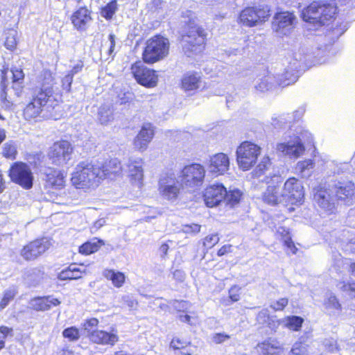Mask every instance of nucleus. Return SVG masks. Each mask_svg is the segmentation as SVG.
I'll return each mask as SVG.
<instances>
[{"label":"nucleus","mask_w":355,"mask_h":355,"mask_svg":"<svg viewBox=\"0 0 355 355\" xmlns=\"http://www.w3.org/2000/svg\"><path fill=\"white\" fill-rule=\"evenodd\" d=\"M55 78L50 69L43 70L38 77L40 86L35 87L29 101L21 110L22 118L35 123L56 119L62 110V94L53 89Z\"/></svg>","instance_id":"f257e3e1"},{"label":"nucleus","mask_w":355,"mask_h":355,"mask_svg":"<svg viewBox=\"0 0 355 355\" xmlns=\"http://www.w3.org/2000/svg\"><path fill=\"white\" fill-rule=\"evenodd\" d=\"M311 55L305 53L304 49L292 53L286 59L288 66L283 73L274 76L268 71H263L254 80V88L257 92H265L272 90L277 85L284 87L295 83L300 76V71L310 64Z\"/></svg>","instance_id":"f03ea898"},{"label":"nucleus","mask_w":355,"mask_h":355,"mask_svg":"<svg viewBox=\"0 0 355 355\" xmlns=\"http://www.w3.org/2000/svg\"><path fill=\"white\" fill-rule=\"evenodd\" d=\"M98 166L92 161L83 160L71 173V184L78 189H88L100 184Z\"/></svg>","instance_id":"7ed1b4c3"},{"label":"nucleus","mask_w":355,"mask_h":355,"mask_svg":"<svg viewBox=\"0 0 355 355\" xmlns=\"http://www.w3.org/2000/svg\"><path fill=\"white\" fill-rule=\"evenodd\" d=\"M207 33L202 26L189 21L186 31L179 37V42L185 53L198 54L205 50Z\"/></svg>","instance_id":"20e7f679"},{"label":"nucleus","mask_w":355,"mask_h":355,"mask_svg":"<svg viewBox=\"0 0 355 355\" xmlns=\"http://www.w3.org/2000/svg\"><path fill=\"white\" fill-rule=\"evenodd\" d=\"M170 42L160 34H156L148 38L144 44L141 59L147 64H153L164 59L169 54Z\"/></svg>","instance_id":"39448f33"},{"label":"nucleus","mask_w":355,"mask_h":355,"mask_svg":"<svg viewBox=\"0 0 355 355\" xmlns=\"http://www.w3.org/2000/svg\"><path fill=\"white\" fill-rule=\"evenodd\" d=\"M336 12L334 6L323 1H313L302 12V18L315 27H320L331 19Z\"/></svg>","instance_id":"423d86ee"},{"label":"nucleus","mask_w":355,"mask_h":355,"mask_svg":"<svg viewBox=\"0 0 355 355\" xmlns=\"http://www.w3.org/2000/svg\"><path fill=\"white\" fill-rule=\"evenodd\" d=\"M349 169L347 164H342L337 166V169L334 171V173L338 175L343 173ZM329 188L331 193H334L336 199L344 201L346 204L349 205L354 194L355 185L352 180L343 176H335L331 180Z\"/></svg>","instance_id":"0eeeda50"},{"label":"nucleus","mask_w":355,"mask_h":355,"mask_svg":"<svg viewBox=\"0 0 355 355\" xmlns=\"http://www.w3.org/2000/svg\"><path fill=\"white\" fill-rule=\"evenodd\" d=\"M52 246L51 238L39 236L27 241L19 250V255L25 261H35L44 256Z\"/></svg>","instance_id":"6e6552de"},{"label":"nucleus","mask_w":355,"mask_h":355,"mask_svg":"<svg viewBox=\"0 0 355 355\" xmlns=\"http://www.w3.org/2000/svg\"><path fill=\"white\" fill-rule=\"evenodd\" d=\"M146 64L143 60L134 62L130 68L131 76L139 85L146 88L155 87L159 82L157 71Z\"/></svg>","instance_id":"1a4fd4ad"},{"label":"nucleus","mask_w":355,"mask_h":355,"mask_svg":"<svg viewBox=\"0 0 355 355\" xmlns=\"http://www.w3.org/2000/svg\"><path fill=\"white\" fill-rule=\"evenodd\" d=\"M8 175L11 182L18 184L24 189H31L33 186V174L25 162H15L12 163L8 171Z\"/></svg>","instance_id":"9d476101"},{"label":"nucleus","mask_w":355,"mask_h":355,"mask_svg":"<svg viewBox=\"0 0 355 355\" xmlns=\"http://www.w3.org/2000/svg\"><path fill=\"white\" fill-rule=\"evenodd\" d=\"M73 153V147L71 142L66 139H60L49 147L47 157L53 164L62 166L71 160Z\"/></svg>","instance_id":"9b49d317"},{"label":"nucleus","mask_w":355,"mask_h":355,"mask_svg":"<svg viewBox=\"0 0 355 355\" xmlns=\"http://www.w3.org/2000/svg\"><path fill=\"white\" fill-rule=\"evenodd\" d=\"M261 148L249 141L242 143L236 150L238 164L243 171L249 170L257 162Z\"/></svg>","instance_id":"f8f14e48"},{"label":"nucleus","mask_w":355,"mask_h":355,"mask_svg":"<svg viewBox=\"0 0 355 355\" xmlns=\"http://www.w3.org/2000/svg\"><path fill=\"white\" fill-rule=\"evenodd\" d=\"M205 170L200 164L192 163L184 166L180 172L182 184L189 188H197L202 185Z\"/></svg>","instance_id":"ddd939ff"},{"label":"nucleus","mask_w":355,"mask_h":355,"mask_svg":"<svg viewBox=\"0 0 355 355\" xmlns=\"http://www.w3.org/2000/svg\"><path fill=\"white\" fill-rule=\"evenodd\" d=\"M268 184L269 185L262 194L263 201L272 206L286 203L285 196H284L283 188L282 187V177L273 174Z\"/></svg>","instance_id":"4468645a"},{"label":"nucleus","mask_w":355,"mask_h":355,"mask_svg":"<svg viewBox=\"0 0 355 355\" xmlns=\"http://www.w3.org/2000/svg\"><path fill=\"white\" fill-rule=\"evenodd\" d=\"M269 12L268 6L248 7L240 13L239 20L244 26L252 27L266 21Z\"/></svg>","instance_id":"2eb2a0df"},{"label":"nucleus","mask_w":355,"mask_h":355,"mask_svg":"<svg viewBox=\"0 0 355 355\" xmlns=\"http://www.w3.org/2000/svg\"><path fill=\"white\" fill-rule=\"evenodd\" d=\"M285 202L295 205L301 203L304 196V187L300 180L295 178H288L284 184Z\"/></svg>","instance_id":"dca6fc26"},{"label":"nucleus","mask_w":355,"mask_h":355,"mask_svg":"<svg viewBox=\"0 0 355 355\" xmlns=\"http://www.w3.org/2000/svg\"><path fill=\"white\" fill-rule=\"evenodd\" d=\"M313 200L319 207L328 214H332L336 209V198L331 196L329 189L318 187L313 189Z\"/></svg>","instance_id":"f3484780"},{"label":"nucleus","mask_w":355,"mask_h":355,"mask_svg":"<svg viewBox=\"0 0 355 355\" xmlns=\"http://www.w3.org/2000/svg\"><path fill=\"white\" fill-rule=\"evenodd\" d=\"M295 19L292 12H278L273 17L272 29L279 35H286L293 28Z\"/></svg>","instance_id":"a211bd4d"},{"label":"nucleus","mask_w":355,"mask_h":355,"mask_svg":"<svg viewBox=\"0 0 355 355\" xmlns=\"http://www.w3.org/2000/svg\"><path fill=\"white\" fill-rule=\"evenodd\" d=\"M100 183L105 179H114L121 174L123 168L121 161L116 157H110L98 166Z\"/></svg>","instance_id":"6ab92c4d"},{"label":"nucleus","mask_w":355,"mask_h":355,"mask_svg":"<svg viewBox=\"0 0 355 355\" xmlns=\"http://www.w3.org/2000/svg\"><path fill=\"white\" fill-rule=\"evenodd\" d=\"M92 20V11L87 6L76 9L70 16V21L74 29L85 31L88 24Z\"/></svg>","instance_id":"aec40b11"},{"label":"nucleus","mask_w":355,"mask_h":355,"mask_svg":"<svg viewBox=\"0 0 355 355\" xmlns=\"http://www.w3.org/2000/svg\"><path fill=\"white\" fill-rule=\"evenodd\" d=\"M89 341L98 345L112 347L119 341V336L115 329H111L110 331L96 329L89 335Z\"/></svg>","instance_id":"412c9836"},{"label":"nucleus","mask_w":355,"mask_h":355,"mask_svg":"<svg viewBox=\"0 0 355 355\" xmlns=\"http://www.w3.org/2000/svg\"><path fill=\"white\" fill-rule=\"evenodd\" d=\"M276 150L278 153H282V155L296 159L303 154L305 148L301 139L297 136L293 140L277 144Z\"/></svg>","instance_id":"4be33fe9"},{"label":"nucleus","mask_w":355,"mask_h":355,"mask_svg":"<svg viewBox=\"0 0 355 355\" xmlns=\"http://www.w3.org/2000/svg\"><path fill=\"white\" fill-rule=\"evenodd\" d=\"M44 176L45 187L62 189L65 187L67 173L63 170L48 167Z\"/></svg>","instance_id":"5701e85b"},{"label":"nucleus","mask_w":355,"mask_h":355,"mask_svg":"<svg viewBox=\"0 0 355 355\" xmlns=\"http://www.w3.org/2000/svg\"><path fill=\"white\" fill-rule=\"evenodd\" d=\"M155 130L150 123L144 124L133 140V145L139 151L146 150L148 144L154 137Z\"/></svg>","instance_id":"b1692460"},{"label":"nucleus","mask_w":355,"mask_h":355,"mask_svg":"<svg viewBox=\"0 0 355 355\" xmlns=\"http://www.w3.org/2000/svg\"><path fill=\"white\" fill-rule=\"evenodd\" d=\"M169 347L175 355H193L196 349V347L189 340L179 336H175L171 339Z\"/></svg>","instance_id":"393cba45"},{"label":"nucleus","mask_w":355,"mask_h":355,"mask_svg":"<svg viewBox=\"0 0 355 355\" xmlns=\"http://www.w3.org/2000/svg\"><path fill=\"white\" fill-rule=\"evenodd\" d=\"M282 344L275 338H268L258 344V355H281L283 353Z\"/></svg>","instance_id":"a878e982"},{"label":"nucleus","mask_w":355,"mask_h":355,"mask_svg":"<svg viewBox=\"0 0 355 355\" xmlns=\"http://www.w3.org/2000/svg\"><path fill=\"white\" fill-rule=\"evenodd\" d=\"M271 166L272 162L268 156H264L255 168L252 171V177L253 178L258 179L263 177L261 181L270 183V180H271V178L272 177V173L270 172Z\"/></svg>","instance_id":"bb28decb"},{"label":"nucleus","mask_w":355,"mask_h":355,"mask_svg":"<svg viewBox=\"0 0 355 355\" xmlns=\"http://www.w3.org/2000/svg\"><path fill=\"white\" fill-rule=\"evenodd\" d=\"M242 195V191L234 186L230 185L227 187L223 184V203L225 208L236 207L241 201Z\"/></svg>","instance_id":"cd10ccee"},{"label":"nucleus","mask_w":355,"mask_h":355,"mask_svg":"<svg viewBox=\"0 0 355 355\" xmlns=\"http://www.w3.org/2000/svg\"><path fill=\"white\" fill-rule=\"evenodd\" d=\"M202 83L201 76L195 71H189L183 75L180 80V87L185 92L198 89Z\"/></svg>","instance_id":"c85d7f7f"},{"label":"nucleus","mask_w":355,"mask_h":355,"mask_svg":"<svg viewBox=\"0 0 355 355\" xmlns=\"http://www.w3.org/2000/svg\"><path fill=\"white\" fill-rule=\"evenodd\" d=\"M81 266L83 265L79 266L76 263H72L58 274V278L62 281L80 279L86 273L85 270L82 268Z\"/></svg>","instance_id":"c756f323"},{"label":"nucleus","mask_w":355,"mask_h":355,"mask_svg":"<svg viewBox=\"0 0 355 355\" xmlns=\"http://www.w3.org/2000/svg\"><path fill=\"white\" fill-rule=\"evenodd\" d=\"M12 73V85L11 88L15 92L17 97H21L24 93L25 85L24 78L25 75L23 70L18 67H12L10 69Z\"/></svg>","instance_id":"7c9ffc66"},{"label":"nucleus","mask_w":355,"mask_h":355,"mask_svg":"<svg viewBox=\"0 0 355 355\" xmlns=\"http://www.w3.org/2000/svg\"><path fill=\"white\" fill-rule=\"evenodd\" d=\"M32 309L36 311H45L60 304V301L51 295L37 297L33 299Z\"/></svg>","instance_id":"2f4dec72"},{"label":"nucleus","mask_w":355,"mask_h":355,"mask_svg":"<svg viewBox=\"0 0 355 355\" xmlns=\"http://www.w3.org/2000/svg\"><path fill=\"white\" fill-rule=\"evenodd\" d=\"M222 185L209 186L206 188L203 197L207 207L218 205L222 200Z\"/></svg>","instance_id":"473e14b6"},{"label":"nucleus","mask_w":355,"mask_h":355,"mask_svg":"<svg viewBox=\"0 0 355 355\" xmlns=\"http://www.w3.org/2000/svg\"><path fill=\"white\" fill-rule=\"evenodd\" d=\"M104 245L105 241L103 240L94 237L80 245L78 248V252L83 255H89L98 252Z\"/></svg>","instance_id":"72a5a7b5"},{"label":"nucleus","mask_w":355,"mask_h":355,"mask_svg":"<svg viewBox=\"0 0 355 355\" xmlns=\"http://www.w3.org/2000/svg\"><path fill=\"white\" fill-rule=\"evenodd\" d=\"M103 277L112 282L115 288H121L125 282V275L120 271H116L114 269L105 268L103 271Z\"/></svg>","instance_id":"f704fd0d"},{"label":"nucleus","mask_w":355,"mask_h":355,"mask_svg":"<svg viewBox=\"0 0 355 355\" xmlns=\"http://www.w3.org/2000/svg\"><path fill=\"white\" fill-rule=\"evenodd\" d=\"M315 166V162L313 159H309L297 162L295 171L303 178H309Z\"/></svg>","instance_id":"c9c22d12"},{"label":"nucleus","mask_w":355,"mask_h":355,"mask_svg":"<svg viewBox=\"0 0 355 355\" xmlns=\"http://www.w3.org/2000/svg\"><path fill=\"white\" fill-rule=\"evenodd\" d=\"M159 192L164 198L173 200L178 198L180 193V187L176 184L162 185L159 187Z\"/></svg>","instance_id":"e433bc0d"},{"label":"nucleus","mask_w":355,"mask_h":355,"mask_svg":"<svg viewBox=\"0 0 355 355\" xmlns=\"http://www.w3.org/2000/svg\"><path fill=\"white\" fill-rule=\"evenodd\" d=\"M292 123V116L290 113L274 116L271 119L272 125L276 129H283L290 127Z\"/></svg>","instance_id":"4c0bfd02"},{"label":"nucleus","mask_w":355,"mask_h":355,"mask_svg":"<svg viewBox=\"0 0 355 355\" xmlns=\"http://www.w3.org/2000/svg\"><path fill=\"white\" fill-rule=\"evenodd\" d=\"M304 319L300 316L291 315L282 318V327L293 331H299L302 327Z\"/></svg>","instance_id":"58836bf2"},{"label":"nucleus","mask_w":355,"mask_h":355,"mask_svg":"<svg viewBox=\"0 0 355 355\" xmlns=\"http://www.w3.org/2000/svg\"><path fill=\"white\" fill-rule=\"evenodd\" d=\"M116 0H112L100 8V15L106 20H111L118 10Z\"/></svg>","instance_id":"ea45409f"},{"label":"nucleus","mask_w":355,"mask_h":355,"mask_svg":"<svg viewBox=\"0 0 355 355\" xmlns=\"http://www.w3.org/2000/svg\"><path fill=\"white\" fill-rule=\"evenodd\" d=\"M17 294L15 287L10 288L3 291L0 299V311L3 310L14 299Z\"/></svg>","instance_id":"a19ab883"},{"label":"nucleus","mask_w":355,"mask_h":355,"mask_svg":"<svg viewBox=\"0 0 355 355\" xmlns=\"http://www.w3.org/2000/svg\"><path fill=\"white\" fill-rule=\"evenodd\" d=\"M324 306L325 309L329 311L330 314L341 309V305L338 299L332 294H331L327 299L324 300Z\"/></svg>","instance_id":"79ce46f5"},{"label":"nucleus","mask_w":355,"mask_h":355,"mask_svg":"<svg viewBox=\"0 0 355 355\" xmlns=\"http://www.w3.org/2000/svg\"><path fill=\"white\" fill-rule=\"evenodd\" d=\"M62 336L69 342H76L80 338V331L75 326L69 327L62 331Z\"/></svg>","instance_id":"37998d69"},{"label":"nucleus","mask_w":355,"mask_h":355,"mask_svg":"<svg viewBox=\"0 0 355 355\" xmlns=\"http://www.w3.org/2000/svg\"><path fill=\"white\" fill-rule=\"evenodd\" d=\"M4 46L10 51H14L17 49V32L15 31L10 30L6 33Z\"/></svg>","instance_id":"c03bdc74"},{"label":"nucleus","mask_w":355,"mask_h":355,"mask_svg":"<svg viewBox=\"0 0 355 355\" xmlns=\"http://www.w3.org/2000/svg\"><path fill=\"white\" fill-rule=\"evenodd\" d=\"M99 324V320L96 318H87L82 324V328L84 332L86 333L87 337L89 340V335L95 330Z\"/></svg>","instance_id":"a18cd8bd"},{"label":"nucleus","mask_w":355,"mask_h":355,"mask_svg":"<svg viewBox=\"0 0 355 355\" xmlns=\"http://www.w3.org/2000/svg\"><path fill=\"white\" fill-rule=\"evenodd\" d=\"M2 155L8 159H15L17 155L16 146L12 142L6 143L2 148Z\"/></svg>","instance_id":"49530a36"},{"label":"nucleus","mask_w":355,"mask_h":355,"mask_svg":"<svg viewBox=\"0 0 355 355\" xmlns=\"http://www.w3.org/2000/svg\"><path fill=\"white\" fill-rule=\"evenodd\" d=\"M135 161L129 165L130 176L132 180L141 181L143 178V168L141 165H137Z\"/></svg>","instance_id":"de8ad7c7"},{"label":"nucleus","mask_w":355,"mask_h":355,"mask_svg":"<svg viewBox=\"0 0 355 355\" xmlns=\"http://www.w3.org/2000/svg\"><path fill=\"white\" fill-rule=\"evenodd\" d=\"M13 336V329L6 325H0V351L6 347V340Z\"/></svg>","instance_id":"09e8293b"},{"label":"nucleus","mask_w":355,"mask_h":355,"mask_svg":"<svg viewBox=\"0 0 355 355\" xmlns=\"http://www.w3.org/2000/svg\"><path fill=\"white\" fill-rule=\"evenodd\" d=\"M209 167L211 173H219L222 167V153L216 154L210 159Z\"/></svg>","instance_id":"8fccbe9b"},{"label":"nucleus","mask_w":355,"mask_h":355,"mask_svg":"<svg viewBox=\"0 0 355 355\" xmlns=\"http://www.w3.org/2000/svg\"><path fill=\"white\" fill-rule=\"evenodd\" d=\"M277 232L282 234L285 232V234L283 236L284 243L288 248H289L293 254H295L297 251V248L295 246L291 237L289 235V232L286 230L284 227H279Z\"/></svg>","instance_id":"3c124183"},{"label":"nucleus","mask_w":355,"mask_h":355,"mask_svg":"<svg viewBox=\"0 0 355 355\" xmlns=\"http://www.w3.org/2000/svg\"><path fill=\"white\" fill-rule=\"evenodd\" d=\"M0 101L3 108L8 110L12 107V103L8 99V85L1 86Z\"/></svg>","instance_id":"603ef678"},{"label":"nucleus","mask_w":355,"mask_h":355,"mask_svg":"<svg viewBox=\"0 0 355 355\" xmlns=\"http://www.w3.org/2000/svg\"><path fill=\"white\" fill-rule=\"evenodd\" d=\"M306 345L302 342H296L293 344L289 355H306Z\"/></svg>","instance_id":"864d4df0"},{"label":"nucleus","mask_w":355,"mask_h":355,"mask_svg":"<svg viewBox=\"0 0 355 355\" xmlns=\"http://www.w3.org/2000/svg\"><path fill=\"white\" fill-rule=\"evenodd\" d=\"M340 289L351 297H355V282H342L340 284Z\"/></svg>","instance_id":"5fc2aeb1"},{"label":"nucleus","mask_w":355,"mask_h":355,"mask_svg":"<svg viewBox=\"0 0 355 355\" xmlns=\"http://www.w3.org/2000/svg\"><path fill=\"white\" fill-rule=\"evenodd\" d=\"M288 300L286 297H282L271 302L270 307L276 311H282L288 305Z\"/></svg>","instance_id":"6e6d98bb"},{"label":"nucleus","mask_w":355,"mask_h":355,"mask_svg":"<svg viewBox=\"0 0 355 355\" xmlns=\"http://www.w3.org/2000/svg\"><path fill=\"white\" fill-rule=\"evenodd\" d=\"M73 78L70 75L67 73L62 79H61V87L62 90H64L66 93H69L71 91V85L73 83Z\"/></svg>","instance_id":"4d7b16f0"},{"label":"nucleus","mask_w":355,"mask_h":355,"mask_svg":"<svg viewBox=\"0 0 355 355\" xmlns=\"http://www.w3.org/2000/svg\"><path fill=\"white\" fill-rule=\"evenodd\" d=\"M271 316L267 309H263L258 313L257 320L259 324H266Z\"/></svg>","instance_id":"13d9d810"},{"label":"nucleus","mask_w":355,"mask_h":355,"mask_svg":"<svg viewBox=\"0 0 355 355\" xmlns=\"http://www.w3.org/2000/svg\"><path fill=\"white\" fill-rule=\"evenodd\" d=\"M323 345L326 349L330 352H334L338 350L337 341L334 338H327L323 341Z\"/></svg>","instance_id":"bf43d9fd"},{"label":"nucleus","mask_w":355,"mask_h":355,"mask_svg":"<svg viewBox=\"0 0 355 355\" xmlns=\"http://www.w3.org/2000/svg\"><path fill=\"white\" fill-rule=\"evenodd\" d=\"M240 290L241 288L239 286L234 285L231 287L229 290V298L231 302H237L240 299Z\"/></svg>","instance_id":"052dcab7"},{"label":"nucleus","mask_w":355,"mask_h":355,"mask_svg":"<svg viewBox=\"0 0 355 355\" xmlns=\"http://www.w3.org/2000/svg\"><path fill=\"white\" fill-rule=\"evenodd\" d=\"M282 319H277V316L272 315L270 320L266 324L268 328H270L272 331H275L277 328L282 325Z\"/></svg>","instance_id":"680f3d73"},{"label":"nucleus","mask_w":355,"mask_h":355,"mask_svg":"<svg viewBox=\"0 0 355 355\" xmlns=\"http://www.w3.org/2000/svg\"><path fill=\"white\" fill-rule=\"evenodd\" d=\"M84 64L83 61L80 60L78 63L72 67L70 71L67 72L69 75L73 78V76L80 72L83 69Z\"/></svg>","instance_id":"e2e57ef3"},{"label":"nucleus","mask_w":355,"mask_h":355,"mask_svg":"<svg viewBox=\"0 0 355 355\" xmlns=\"http://www.w3.org/2000/svg\"><path fill=\"white\" fill-rule=\"evenodd\" d=\"M305 108L301 107L296 110L293 114H291L292 116V122L300 120L303 116Z\"/></svg>","instance_id":"0e129e2a"},{"label":"nucleus","mask_w":355,"mask_h":355,"mask_svg":"<svg viewBox=\"0 0 355 355\" xmlns=\"http://www.w3.org/2000/svg\"><path fill=\"white\" fill-rule=\"evenodd\" d=\"M108 39L110 41V46L108 49V54L112 55L115 49V35L113 33H110L108 35Z\"/></svg>","instance_id":"69168bd1"},{"label":"nucleus","mask_w":355,"mask_h":355,"mask_svg":"<svg viewBox=\"0 0 355 355\" xmlns=\"http://www.w3.org/2000/svg\"><path fill=\"white\" fill-rule=\"evenodd\" d=\"M8 72V67H5L1 71V86L7 85V74Z\"/></svg>","instance_id":"338daca9"},{"label":"nucleus","mask_w":355,"mask_h":355,"mask_svg":"<svg viewBox=\"0 0 355 355\" xmlns=\"http://www.w3.org/2000/svg\"><path fill=\"white\" fill-rule=\"evenodd\" d=\"M168 250L169 246L167 243H162L159 248V250L162 257H165L167 255Z\"/></svg>","instance_id":"774afa93"}]
</instances>
